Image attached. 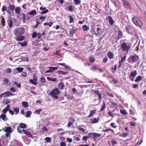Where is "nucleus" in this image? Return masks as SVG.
<instances>
[{"label": "nucleus", "mask_w": 146, "mask_h": 146, "mask_svg": "<svg viewBox=\"0 0 146 146\" xmlns=\"http://www.w3.org/2000/svg\"><path fill=\"white\" fill-rule=\"evenodd\" d=\"M25 30L23 27L17 28L14 29V34L16 36L15 37L17 41H21L25 39V37L23 36L25 33Z\"/></svg>", "instance_id": "f257e3e1"}, {"label": "nucleus", "mask_w": 146, "mask_h": 146, "mask_svg": "<svg viewBox=\"0 0 146 146\" xmlns=\"http://www.w3.org/2000/svg\"><path fill=\"white\" fill-rule=\"evenodd\" d=\"M131 45L128 42H124L121 45V48L123 52L126 51L127 53L131 49Z\"/></svg>", "instance_id": "f03ea898"}, {"label": "nucleus", "mask_w": 146, "mask_h": 146, "mask_svg": "<svg viewBox=\"0 0 146 146\" xmlns=\"http://www.w3.org/2000/svg\"><path fill=\"white\" fill-rule=\"evenodd\" d=\"M139 59V56L135 54L130 56L127 59V61L129 64H133L138 61Z\"/></svg>", "instance_id": "7ed1b4c3"}, {"label": "nucleus", "mask_w": 146, "mask_h": 146, "mask_svg": "<svg viewBox=\"0 0 146 146\" xmlns=\"http://www.w3.org/2000/svg\"><path fill=\"white\" fill-rule=\"evenodd\" d=\"M132 21L133 23L137 26L141 27L143 25L142 21L138 17H133L132 19Z\"/></svg>", "instance_id": "20e7f679"}, {"label": "nucleus", "mask_w": 146, "mask_h": 146, "mask_svg": "<svg viewBox=\"0 0 146 146\" xmlns=\"http://www.w3.org/2000/svg\"><path fill=\"white\" fill-rule=\"evenodd\" d=\"M60 93V91L57 88H55L52 90L50 93V95L53 98L55 99H58V97L57 95Z\"/></svg>", "instance_id": "39448f33"}, {"label": "nucleus", "mask_w": 146, "mask_h": 146, "mask_svg": "<svg viewBox=\"0 0 146 146\" xmlns=\"http://www.w3.org/2000/svg\"><path fill=\"white\" fill-rule=\"evenodd\" d=\"M33 79H31L29 80L30 82L32 84H33L36 85L37 84V78L36 76V74L34 73L33 76Z\"/></svg>", "instance_id": "423d86ee"}, {"label": "nucleus", "mask_w": 146, "mask_h": 146, "mask_svg": "<svg viewBox=\"0 0 146 146\" xmlns=\"http://www.w3.org/2000/svg\"><path fill=\"white\" fill-rule=\"evenodd\" d=\"M123 2V4L125 8L131 9V6L128 1L126 0H121Z\"/></svg>", "instance_id": "0eeeda50"}, {"label": "nucleus", "mask_w": 146, "mask_h": 146, "mask_svg": "<svg viewBox=\"0 0 146 146\" xmlns=\"http://www.w3.org/2000/svg\"><path fill=\"white\" fill-rule=\"evenodd\" d=\"M14 94L11 93L10 92L7 91L4 93H2L0 95V98H2L3 97H6L9 96H13Z\"/></svg>", "instance_id": "6e6552de"}, {"label": "nucleus", "mask_w": 146, "mask_h": 146, "mask_svg": "<svg viewBox=\"0 0 146 146\" xmlns=\"http://www.w3.org/2000/svg\"><path fill=\"white\" fill-rule=\"evenodd\" d=\"M23 131L28 137L30 138L33 137V135L31 134L30 132L27 131V130H23Z\"/></svg>", "instance_id": "1a4fd4ad"}, {"label": "nucleus", "mask_w": 146, "mask_h": 146, "mask_svg": "<svg viewBox=\"0 0 146 146\" xmlns=\"http://www.w3.org/2000/svg\"><path fill=\"white\" fill-rule=\"evenodd\" d=\"M108 19V21L109 22V23L111 25H113L114 23V21L112 19V17L111 16H109L108 17H107L106 19Z\"/></svg>", "instance_id": "9d476101"}, {"label": "nucleus", "mask_w": 146, "mask_h": 146, "mask_svg": "<svg viewBox=\"0 0 146 146\" xmlns=\"http://www.w3.org/2000/svg\"><path fill=\"white\" fill-rule=\"evenodd\" d=\"M92 135L93 137V139L94 140H95L96 138L100 137L101 136V134L95 133H92Z\"/></svg>", "instance_id": "9b49d317"}, {"label": "nucleus", "mask_w": 146, "mask_h": 146, "mask_svg": "<svg viewBox=\"0 0 146 146\" xmlns=\"http://www.w3.org/2000/svg\"><path fill=\"white\" fill-rule=\"evenodd\" d=\"M97 32L95 31V33H94V34L96 35H101L102 33V31L101 29L100 28L98 27L96 29Z\"/></svg>", "instance_id": "f8f14e48"}, {"label": "nucleus", "mask_w": 146, "mask_h": 146, "mask_svg": "<svg viewBox=\"0 0 146 146\" xmlns=\"http://www.w3.org/2000/svg\"><path fill=\"white\" fill-rule=\"evenodd\" d=\"M96 110H90V114L87 117V118H89L90 117H93L94 115L96 113Z\"/></svg>", "instance_id": "ddd939ff"}, {"label": "nucleus", "mask_w": 146, "mask_h": 146, "mask_svg": "<svg viewBox=\"0 0 146 146\" xmlns=\"http://www.w3.org/2000/svg\"><path fill=\"white\" fill-rule=\"evenodd\" d=\"M96 94L98 96V98L99 100H101L102 98V93L100 92L99 91L95 90L94 91Z\"/></svg>", "instance_id": "4468645a"}, {"label": "nucleus", "mask_w": 146, "mask_h": 146, "mask_svg": "<svg viewBox=\"0 0 146 146\" xmlns=\"http://www.w3.org/2000/svg\"><path fill=\"white\" fill-rule=\"evenodd\" d=\"M131 29V27L129 26L125 28L126 31L128 33L130 34H132Z\"/></svg>", "instance_id": "2eb2a0df"}, {"label": "nucleus", "mask_w": 146, "mask_h": 146, "mask_svg": "<svg viewBox=\"0 0 146 146\" xmlns=\"http://www.w3.org/2000/svg\"><path fill=\"white\" fill-rule=\"evenodd\" d=\"M99 118L97 119L96 118H94L93 119H91L90 120L92 123L94 124L98 123L99 121Z\"/></svg>", "instance_id": "dca6fc26"}, {"label": "nucleus", "mask_w": 146, "mask_h": 146, "mask_svg": "<svg viewBox=\"0 0 146 146\" xmlns=\"http://www.w3.org/2000/svg\"><path fill=\"white\" fill-rule=\"evenodd\" d=\"M107 55L110 59H112L114 57L113 54L111 52H108L107 53Z\"/></svg>", "instance_id": "f3484780"}, {"label": "nucleus", "mask_w": 146, "mask_h": 146, "mask_svg": "<svg viewBox=\"0 0 146 146\" xmlns=\"http://www.w3.org/2000/svg\"><path fill=\"white\" fill-rule=\"evenodd\" d=\"M7 24L10 28H11L12 27L13 22L11 20L9 19L7 21Z\"/></svg>", "instance_id": "a211bd4d"}, {"label": "nucleus", "mask_w": 146, "mask_h": 146, "mask_svg": "<svg viewBox=\"0 0 146 146\" xmlns=\"http://www.w3.org/2000/svg\"><path fill=\"white\" fill-rule=\"evenodd\" d=\"M137 74V72L136 70H134L133 71L131 72L130 74V76H131L132 77H134Z\"/></svg>", "instance_id": "6ab92c4d"}, {"label": "nucleus", "mask_w": 146, "mask_h": 146, "mask_svg": "<svg viewBox=\"0 0 146 146\" xmlns=\"http://www.w3.org/2000/svg\"><path fill=\"white\" fill-rule=\"evenodd\" d=\"M64 85L63 82H61L59 83L58 88L59 89L62 90L64 89Z\"/></svg>", "instance_id": "aec40b11"}, {"label": "nucleus", "mask_w": 146, "mask_h": 146, "mask_svg": "<svg viewBox=\"0 0 146 146\" xmlns=\"http://www.w3.org/2000/svg\"><path fill=\"white\" fill-rule=\"evenodd\" d=\"M7 8L11 10L12 11H13L15 9V7L14 5H9V6L7 7Z\"/></svg>", "instance_id": "412c9836"}, {"label": "nucleus", "mask_w": 146, "mask_h": 146, "mask_svg": "<svg viewBox=\"0 0 146 146\" xmlns=\"http://www.w3.org/2000/svg\"><path fill=\"white\" fill-rule=\"evenodd\" d=\"M49 69L52 72L57 70L58 69V68L57 67H49Z\"/></svg>", "instance_id": "4be33fe9"}, {"label": "nucleus", "mask_w": 146, "mask_h": 146, "mask_svg": "<svg viewBox=\"0 0 146 146\" xmlns=\"http://www.w3.org/2000/svg\"><path fill=\"white\" fill-rule=\"evenodd\" d=\"M120 112L122 114L124 115H127L128 114L127 113V111H126V110L125 109L123 110H120Z\"/></svg>", "instance_id": "5701e85b"}, {"label": "nucleus", "mask_w": 146, "mask_h": 146, "mask_svg": "<svg viewBox=\"0 0 146 146\" xmlns=\"http://www.w3.org/2000/svg\"><path fill=\"white\" fill-rule=\"evenodd\" d=\"M106 108V104L104 102L103 104V105L100 110V111L101 112L103 111Z\"/></svg>", "instance_id": "b1692460"}, {"label": "nucleus", "mask_w": 146, "mask_h": 146, "mask_svg": "<svg viewBox=\"0 0 146 146\" xmlns=\"http://www.w3.org/2000/svg\"><path fill=\"white\" fill-rule=\"evenodd\" d=\"M122 36V32L119 30L118 32V34L117 35V39H119Z\"/></svg>", "instance_id": "393cba45"}, {"label": "nucleus", "mask_w": 146, "mask_h": 146, "mask_svg": "<svg viewBox=\"0 0 146 146\" xmlns=\"http://www.w3.org/2000/svg\"><path fill=\"white\" fill-rule=\"evenodd\" d=\"M2 17V18L1 19V25L2 26H4L5 25V21L4 18Z\"/></svg>", "instance_id": "a878e982"}, {"label": "nucleus", "mask_w": 146, "mask_h": 146, "mask_svg": "<svg viewBox=\"0 0 146 146\" xmlns=\"http://www.w3.org/2000/svg\"><path fill=\"white\" fill-rule=\"evenodd\" d=\"M20 10L21 9L20 7H16L15 9L16 13L17 14H19L20 13Z\"/></svg>", "instance_id": "bb28decb"}, {"label": "nucleus", "mask_w": 146, "mask_h": 146, "mask_svg": "<svg viewBox=\"0 0 146 146\" xmlns=\"http://www.w3.org/2000/svg\"><path fill=\"white\" fill-rule=\"evenodd\" d=\"M18 127H19L20 128H25L26 127V125L23 123H21L19 125Z\"/></svg>", "instance_id": "cd10ccee"}, {"label": "nucleus", "mask_w": 146, "mask_h": 146, "mask_svg": "<svg viewBox=\"0 0 146 146\" xmlns=\"http://www.w3.org/2000/svg\"><path fill=\"white\" fill-rule=\"evenodd\" d=\"M91 29L93 34H94V33H95L96 31L95 24H93V25L92 26Z\"/></svg>", "instance_id": "c85d7f7f"}, {"label": "nucleus", "mask_w": 146, "mask_h": 146, "mask_svg": "<svg viewBox=\"0 0 146 146\" xmlns=\"http://www.w3.org/2000/svg\"><path fill=\"white\" fill-rule=\"evenodd\" d=\"M142 76H139L137 77L135 80V82H137L139 81H141L142 80Z\"/></svg>", "instance_id": "c756f323"}, {"label": "nucleus", "mask_w": 146, "mask_h": 146, "mask_svg": "<svg viewBox=\"0 0 146 146\" xmlns=\"http://www.w3.org/2000/svg\"><path fill=\"white\" fill-rule=\"evenodd\" d=\"M36 13L35 10H34L31 11L30 12L28 13L27 14H29L30 15H35Z\"/></svg>", "instance_id": "7c9ffc66"}, {"label": "nucleus", "mask_w": 146, "mask_h": 146, "mask_svg": "<svg viewBox=\"0 0 146 146\" xmlns=\"http://www.w3.org/2000/svg\"><path fill=\"white\" fill-rule=\"evenodd\" d=\"M22 104L24 108H26L29 107V104L27 102H23Z\"/></svg>", "instance_id": "2f4dec72"}, {"label": "nucleus", "mask_w": 146, "mask_h": 146, "mask_svg": "<svg viewBox=\"0 0 146 146\" xmlns=\"http://www.w3.org/2000/svg\"><path fill=\"white\" fill-rule=\"evenodd\" d=\"M126 57V55H125L123 57L121 58V60L119 61V62H120L122 63L125 60Z\"/></svg>", "instance_id": "473e14b6"}, {"label": "nucleus", "mask_w": 146, "mask_h": 146, "mask_svg": "<svg viewBox=\"0 0 146 146\" xmlns=\"http://www.w3.org/2000/svg\"><path fill=\"white\" fill-rule=\"evenodd\" d=\"M31 111H27L25 114V116L26 117H28L31 114Z\"/></svg>", "instance_id": "72a5a7b5"}, {"label": "nucleus", "mask_w": 146, "mask_h": 146, "mask_svg": "<svg viewBox=\"0 0 146 146\" xmlns=\"http://www.w3.org/2000/svg\"><path fill=\"white\" fill-rule=\"evenodd\" d=\"M5 132H11V128L10 127H7L5 129Z\"/></svg>", "instance_id": "f704fd0d"}, {"label": "nucleus", "mask_w": 146, "mask_h": 146, "mask_svg": "<svg viewBox=\"0 0 146 146\" xmlns=\"http://www.w3.org/2000/svg\"><path fill=\"white\" fill-rule=\"evenodd\" d=\"M82 28L86 31H88L89 29V28L86 25H84L82 26Z\"/></svg>", "instance_id": "c9c22d12"}, {"label": "nucleus", "mask_w": 146, "mask_h": 146, "mask_svg": "<svg viewBox=\"0 0 146 146\" xmlns=\"http://www.w3.org/2000/svg\"><path fill=\"white\" fill-rule=\"evenodd\" d=\"M74 1L75 4L76 5L80 4L81 3L80 0H74Z\"/></svg>", "instance_id": "e433bc0d"}, {"label": "nucleus", "mask_w": 146, "mask_h": 146, "mask_svg": "<svg viewBox=\"0 0 146 146\" xmlns=\"http://www.w3.org/2000/svg\"><path fill=\"white\" fill-rule=\"evenodd\" d=\"M53 24V23L51 22L48 23H44V25L45 26L48 25L49 27H50Z\"/></svg>", "instance_id": "4c0bfd02"}, {"label": "nucleus", "mask_w": 146, "mask_h": 146, "mask_svg": "<svg viewBox=\"0 0 146 146\" xmlns=\"http://www.w3.org/2000/svg\"><path fill=\"white\" fill-rule=\"evenodd\" d=\"M6 115L5 114L2 113L0 116V118L1 119L5 121Z\"/></svg>", "instance_id": "58836bf2"}, {"label": "nucleus", "mask_w": 146, "mask_h": 146, "mask_svg": "<svg viewBox=\"0 0 146 146\" xmlns=\"http://www.w3.org/2000/svg\"><path fill=\"white\" fill-rule=\"evenodd\" d=\"M128 133H122L120 135V136L123 137H125L128 135Z\"/></svg>", "instance_id": "ea45409f"}, {"label": "nucleus", "mask_w": 146, "mask_h": 146, "mask_svg": "<svg viewBox=\"0 0 146 146\" xmlns=\"http://www.w3.org/2000/svg\"><path fill=\"white\" fill-rule=\"evenodd\" d=\"M69 17L70 18L69 23H71L72 22H74V19L73 17L71 16H69Z\"/></svg>", "instance_id": "a19ab883"}, {"label": "nucleus", "mask_w": 146, "mask_h": 146, "mask_svg": "<svg viewBox=\"0 0 146 146\" xmlns=\"http://www.w3.org/2000/svg\"><path fill=\"white\" fill-rule=\"evenodd\" d=\"M76 30L74 29H73L70 30V34L73 35L76 31Z\"/></svg>", "instance_id": "79ce46f5"}, {"label": "nucleus", "mask_w": 146, "mask_h": 146, "mask_svg": "<svg viewBox=\"0 0 146 146\" xmlns=\"http://www.w3.org/2000/svg\"><path fill=\"white\" fill-rule=\"evenodd\" d=\"M40 81L42 83H44L45 82V79L44 77H42L40 79Z\"/></svg>", "instance_id": "37998d69"}, {"label": "nucleus", "mask_w": 146, "mask_h": 146, "mask_svg": "<svg viewBox=\"0 0 146 146\" xmlns=\"http://www.w3.org/2000/svg\"><path fill=\"white\" fill-rule=\"evenodd\" d=\"M102 131L104 132L108 131H111L112 132L113 131V130L111 129H110V128L107 129H103L102 130Z\"/></svg>", "instance_id": "c03bdc74"}, {"label": "nucleus", "mask_w": 146, "mask_h": 146, "mask_svg": "<svg viewBox=\"0 0 146 146\" xmlns=\"http://www.w3.org/2000/svg\"><path fill=\"white\" fill-rule=\"evenodd\" d=\"M16 69L19 72H20L23 71L24 69L23 68L17 67L16 68Z\"/></svg>", "instance_id": "a18cd8bd"}, {"label": "nucleus", "mask_w": 146, "mask_h": 146, "mask_svg": "<svg viewBox=\"0 0 146 146\" xmlns=\"http://www.w3.org/2000/svg\"><path fill=\"white\" fill-rule=\"evenodd\" d=\"M90 138V136H84L83 137L82 140L85 141H86L88 138Z\"/></svg>", "instance_id": "49530a36"}, {"label": "nucleus", "mask_w": 146, "mask_h": 146, "mask_svg": "<svg viewBox=\"0 0 146 146\" xmlns=\"http://www.w3.org/2000/svg\"><path fill=\"white\" fill-rule=\"evenodd\" d=\"M111 144L112 146H114L115 144H117L118 143V142L115 140H113L111 141Z\"/></svg>", "instance_id": "de8ad7c7"}, {"label": "nucleus", "mask_w": 146, "mask_h": 146, "mask_svg": "<svg viewBox=\"0 0 146 146\" xmlns=\"http://www.w3.org/2000/svg\"><path fill=\"white\" fill-rule=\"evenodd\" d=\"M89 60L91 62H93L95 61V59L92 57L90 56L89 58Z\"/></svg>", "instance_id": "09e8293b"}, {"label": "nucleus", "mask_w": 146, "mask_h": 146, "mask_svg": "<svg viewBox=\"0 0 146 146\" xmlns=\"http://www.w3.org/2000/svg\"><path fill=\"white\" fill-rule=\"evenodd\" d=\"M13 111L16 112V114L18 113H19V109L18 108H15L13 109Z\"/></svg>", "instance_id": "8fccbe9b"}, {"label": "nucleus", "mask_w": 146, "mask_h": 146, "mask_svg": "<svg viewBox=\"0 0 146 146\" xmlns=\"http://www.w3.org/2000/svg\"><path fill=\"white\" fill-rule=\"evenodd\" d=\"M81 125H80L79 127H78V129L80 131H82L83 132H84L85 130L83 128L81 127Z\"/></svg>", "instance_id": "3c124183"}, {"label": "nucleus", "mask_w": 146, "mask_h": 146, "mask_svg": "<svg viewBox=\"0 0 146 146\" xmlns=\"http://www.w3.org/2000/svg\"><path fill=\"white\" fill-rule=\"evenodd\" d=\"M118 82V81L115 79H113L110 82L111 83L116 84Z\"/></svg>", "instance_id": "603ef678"}, {"label": "nucleus", "mask_w": 146, "mask_h": 146, "mask_svg": "<svg viewBox=\"0 0 146 146\" xmlns=\"http://www.w3.org/2000/svg\"><path fill=\"white\" fill-rule=\"evenodd\" d=\"M45 140L47 142H49L51 141V139L50 137H47L45 138Z\"/></svg>", "instance_id": "864d4df0"}, {"label": "nucleus", "mask_w": 146, "mask_h": 146, "mask_svg": "<svg viewBox=\"0 0 146 146\" xmlns=\"http://www.w3.org/2000/svg\"><path fill=\"white\" fill-rule=\"evenodd\" d=\"M37 33L36 32H34L32 35V37L33 38H36L37 36Z\"/></svg>", "instance_id": "5fc2aeb1"}, {"label": "nucleus", "mask_w": 146, "mask_h": 146, "mask_svg": "<svg viewBox=\"0 0 146 146\" xmlns=\"http://www.w3.org/2000/svg\"><path fill=\"white\" fill-rule=\"evenodd\" d=\"M21 16H22V17L23 18V20L24 21H25L26 20L25 19L26 18V15H25L23 13H22L21 14Z\"/></svg>", "instance_id": "6e6d98bb"}, {"label": "nucleus", "mask_w": 146, "mask_h": 146, "mask_svg": "<svg viewBox=\"0 0 146 146\" xmlns=\"http://www.w3.org/2000/svg\"><path fill=\"white\" fill-rule=\"evenodd\" d=\"M42 110L41 109H40L38 110H36L35 111V113H37L38 114H40V112L42 111Z\"/></svg>", "instance_id": "4d7b16f0"}, {"label": "nucleus", "mask_w": 146, "mask_h": 146, "mask_svg": "<svg viewBox=\"0 0 146 146\" xmlns=\"http://www.w3.org/2000/svg\"><path fill=\"white\" fill-rule=\"evenodd\" d=\"M129 112L130 114L131 115H133L135 114V112L131 110H129Z\"/></svg>", "instance_id": "13d9d810"}, {"label": "nucleus", "mask_w": 146, "mask_h": 146, "mask_svg": "<svg viewBox=\"0 0 146 146\" xmlns=\"http://www.w3.org/2000/svg\"><path fill=\"white\" fill-rule=\"evenodd\" d=\"M110 126L114 128H116L117 127V126L115 125V123H111Z\"/></svg>", "instance_id": "bf43d9fd"}, {"label": "nucleus", "mask_w": 146, "mask_h": 146, "mask_svg": "<svg viewBox=\"0 0 146 146\" xmlns=\"http://www.w3.org/2000/svg\"><path fill=\"white\" fill-rule=\"evenodd\" d=\"M11 72H12L11 69V68H10L7 69L5 71V72L6 73H8L9 74L11 73Z\"/></svg>", "instance_id": "052dcab7"}, {"label": "nucleus", "mask_w": 146, "mask_h": 146, "mask_svg": "<svg viewBox=\"0 0 146 146\" xmlns=\"http://www.w3.org/2000/svg\"><path fill=\"white\" fill-rule=\"evenodd\" d=\"M14 84H15L17 86L18 88H19L21 87V84L20 83H18L17 82H14Z\"/></svg>", "instance_id": "680f3d73"}, {"label": "nucleus", "mask_w": 146, "mask_h": 146, "mask_svg": "<svg viewBox=\"0 0 146 146\" xmlns=\"http://www.w3.org/2000/svg\"><path fill=\"white\" fill-rule=\"evenodd\" d=\"M68 9L69 11L72 12L73 10V7L71 5L70 6L68 7Z\"/></svg>", "instance_id": "e2e57ef3"}, {"label": "nucleus", "mask_w": 146, "mask_h": 146, "mask_svg": "<svg viewBox=\"0 0 146 146\" xmlns=\"http://www.w3.org/2000/svg\"><path fill=\"white\" fill-rule=\"evenodd\" d=\"M21 128H20L19 127H17V130L18 133H21L22 132V131L21 129Z\"/></svg>", "instance_id": "0e129e2a"}, {"label": "nucleus", "mask_w": 146, "mask_h": 146, "mask_svg": "<svg viewBox=\"0 0 146 146\" xmlns=\"http://www.w3.org/2000/svg\"><path fill=\"white\" fill-rule=\"evenodd\" d=\"M20 44L22 46H26L27 44V42L26 41H25L23 43H20Z\"/></svg>", "instance_id": "69168bd1"}, {"label": "nucleus", "mask_w": 146, "mask_h": 146, "mask_svg": "<svg viewBox=\"0 0 146 146\" xmlns=\"http://www.w3.org/2000/svg\"><path fill=\"white\" fill-rule=\"evenodd\" d=\"M64 67L67 70H70L71 69V68L68 65H65L64 66Z\"/></svg>", "instance_id": "338daca9"}, {"label": "nucleus", "mask_w": 146, "mask_h": 146, "mask_svg": "<svg viewBox=\"0 0 146 146\" xmlns=\"http://www.w3.org/2000/svg\"><path fill=\"white\" fill-rule=\"evenodd\" d=\"M42 130L44 132L46 131H47L48 129L46 128L45 126H44L42 128Z\"/></svg>", "instance_id": "774afa93"}]
</instances>
